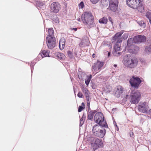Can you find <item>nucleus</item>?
<instances>
[{"mask_svg":"<svg viewBox=\"0 0 151 151\" xmlns=\"http://www.w3.org/2000/svg\"><path fill=\"white\" fill-rule=\"evenodd\" d=\"M81 19L83 23L85 24L88 25L87 27L89 29L94 27L95 25L93 23L94 18L91 12H85L82 14L81 19L79 18L77 19L78 21L81 22Z\"/></svg>","mask_w":151,"mask_h":151,"instance_id":"1","label":"nucleus"},{"mask_svg":"<svg viewBox=\"0 0 151 151\" xmlns=\"http://www.w3.org/2000/svg\"><path fill=\"white\" fill-rule=\"evenodd\" d=\"M94 122L98 124L101 129L106 128L110 130L108 124L103 113L100 112H97L94 116Z\"/></svg>","mask_w":151,"mask_h":151,"instance_id":"2","label":"nucleus"},{"mask_svg":"<svg viewBox=\"0 0 151 151\" xmlns=\"http://www.w3.org/2000/svg\"><path fill=\"white\" fill-rule=\"evenodd\" d=\"M143 1H126L127 4L134 9H137L142 12L145 10Z\"/></svg>","mask_w":151,"mask_h":151,"instance_id":"3","label":"nucleus"},{"mask_svg":"<svg viewBox=\"0 0 151 151\" xmlns=\"http://www.w3.org/2000/svg\"><path fill=\"white\" fill-rule=\"evenodd\" d=\"M134 43L135 44L134 37L133 38H129L127 41L126 48L129 52L133 54H136L139 50V47L137 46L134 45H133Z\"/></svg>","mask_w":151,"mask_h":151,"instance_id":"4","label":"nucleus"},{"mask_svg":"<svg viewBox=\"0 0 151 151\" xmlns=\"http://www.w3.org/2000/svg\"><path fill=\"white\" fill-rule=\"evenodd\" d=\"M141 96L140 93L138 90H131L129 97L130 102L132 104H137L140 100Z\"/></svg>","mask_w":151,"mask_h":151,"instance_id":"5","label":"nucleus"},{"mask_svg":"<svg viewBox=\"0 0 151 151\" xmlns=\"http://www.w3.org/2000/svg\"><path fill=\"white\" fill-rule=\"evenodd\" d=\"M128 58L124 62V65L127 68H132L136 67L137 65L138 61L137 59L135 57H130L128 58L127 55H126Z\"/></svg>","mask_w":151,"mask_h":151,"instance_id":"6","label":"nucleus"},{"mask_svg":"<svg viewBox=\"0 0 151 151\" xmlns=\"http://www.w3.org/2000/svg\"><path fill=\"white\" fill-rule=\"evenodd\" d=\"M142 78H140L137 76H132L130 79L129 83L132 88L137 89L140 87L142 82Z\"/></svg>","mask_w":151,"mask_h":151,"instance_id":"7","label":"nucleus"},{"mask_svg":"<svg viewBox=\"0 0 151 151\" xmlns=\"http://www.w3.org/2000/svg\"><path fill=\"white\" fill-rule=\"evenodd\" d=\"M99 126L97 124H95L93 127L92 132L93 134L98 137L103 138L105 136L106 133V129L105 128L100 129Z\"/></svg>","mask_w":151,"mask_h":151,"instance_id":"8","label":"nucleus"},{"mask_svg":"<svg viewBox=\"0 0 151 151\" xmlns=\"http://www.w3.org/2000/svg\"><path fill=\"white\" fill-rule=\"evenodd\" d=\"M138 111L142 113L147 114L149 109L148 104L145 102L143 103L140 102L138 105Z\"/></svg>","mask_w":151,"mask_h":151,"instance_id":"9","label":"nucleus"},{"mask_svg":"<svg viewBox=\"0 0 151 151\" xmlns=\"http://www.w3.org/2000/svg\"><path fill=\"white\" fill-rule=\"evenodd\" d=\"M104 145L101 139L97 138L95 139L93 145V148L95 150L103 147Z\"/></svg>","mask_w":151,"mask_h":151,"instance_id":"10","label":"nucleus"},{"mask_svg":"<svg viewBox=\"0 0 151 151\" xmlns=\"http://www.w3.org/2000/svg\"><path fill=\"white\" fill-rule=\"evenodd\" d=\"M108 9L111 11L115 12L116 11L118 6V1H109Z\"/></svg>","mask_w":151,"mask_h":151,"instance_id":"11","label":"nucleus"},{"mask_svg":"<svg viewBox=\"0 0 151 151\" xmlns=\"http://www.w3.org/2000/svg\"><path fill=\"white\" fill-rule=\"evenodd\" d=\"M56 39L55 37L49 38L46 39V42L48 48L52 49L55 47L56 44Z\"/></svg>","mask_w":151,"mask_h":151,"instance_id":"12","label":"nucleus"},{"mask_svg":"<svg viewBox=\"0 0 151 151\" xmlns=\"http://www.w3.org/2000/svg\"><path fill=\"white\" fill-rule=\"evenodd\" d=\"M134 40L135 44L141 43L146 41V37L144 35H138L134 36Z\"/></svg>","mask_w":151,"mask_h":151,"instance_id":"13","label":"nucleus"},{"mask_svg":"<svg viewBox=\"0 0 151 151\" xmlns=\"http://www.w3.org/2000/svg\"><path fill=\"white\" fill-rule=\"evenodd\" d=\"M50 7L51 12L57 13L60 9V5L58 2H54L51 4Z\"/></svg>","mask_w":151,"mask_h":151,"instance_id":"14","label":"nucleus"},{"mask_svg":"<svg viewBox=\"0 0 151 151\" xmlns=\"http://www.w3.org/2000/svg\"><path fill=\"white\" fill-rule=\"evenodd\" d=\"M104 65V62L103 61H100L99 60H97L96 63H95L92 66V68L94 71H96L97 69L100 71L101 68Z\"/></svg>","mask_w":151,"mask_h":151,"instance_id":"15","label":"nucleus"},{"mask_svg":"<svg viewBox=\"0 0 151 151\" xmlns=\"http://www.w3.org/2000/svg\"><path fill=\"white\" fill-rule=\"evenodd\" d=\"M122 42L121 39H119L116 41L113 48V53L114 55L115 53L120 50L121 46V43Z\"/></svg>","mask_w":151,"mask_h":151,"instance_id":"16","label":"nucleus"},{"mask_svg":"<svg viewBox=\"0 0 151 151\" xmlns=\"http://www.w3.org/2000/svg\"><path fill=\"white\" fill-rule=\"evenodd\" d=\"M123 33V32L122 31L118 32L116 33L112 37V40H113L112 42L113 43L116 41H117V40L119 39H121L120 37L122 36Z\"/></svg>","mask_w":151,"mask_h":151,"instance_id":"17","label":"nucleus"},{"mask_svg":"<svg viewBox=\"0 0 151 151\" xmlns=\"http://www.w3.org/2000/svg\"><path fill=\"white\" fill-rule=\"evenodd\" d=\"M34 4L38 9L39 8H44L43 6H44L45 5V2L42 1H35Z\"/></svg>","mask_w":151,"mask_h":151,"instance_id":"18","label":"nucleus"},{"mask_svg":"<svg viewBox=\"0 0 151 151\" xmlns=\"http://www.w3.org/2000/svg\"><path fill=\"white\" fill-rule=\"evenodd\" d=\"M98 111V110L97 109H96L94 110H91L88 113L87 117V119L92 121L93 120L94 114Z\"/></svg>","mask_w":151,"mask_h":151,"instance_id":"19","label":"nucleus"},{"mask_svg":"<svg viewBox=\"0 0 151 151\" xmlns=\"http://www.w3.org/2000/svg\"><path fill=\"white\" fill-rule=\"evenodd\" d=\"M123 88L122 86H119L118 87L115 92V94H116L117 97H119L123 93Z\"/></svg>","mask_w":151,"mask_h":151,"instance_id":"20","label":"nucleus"},{"mask_svg":"<svg viewBox=\"0 0 151 151\" xmlns=\"http://www.w3.org/2000/svg\"><path fill=\"white\" fill-rule=\"evenodd\" d=\"M48 34L46 37V39L49 38L55 37L54 36V31L52 28H50L47 30Z\"/></svg>","mask_w":151,"mask_h":151,"instance_id":"21","label":"nucleus"},{"mask_svg":"<svg viewBox=\"0 0 151 151\" xmlns=\"http://www.w3.org/2000/svg\"><path fill=\"white\" fill-rule=\"evenodd\" d=\"M49 17L53 21L56 23H59L60 21L57 16L55 14H50L49 15Z\"/></svg>","mask_w":151,"mask_h":151,"instance_id":"22","label":"nucleus"},{"mask_svg":"<svg viewBox=\"0 0 151 151\" xmlns=\"http://www.w3.org/2000/svg\"><path fill=\"white\" fill-rule=\"evenodd\" d=\"M50 51L48 50H41V52L40 53L39 55H41L42 58L45 57H49Z\"/></svg>","mask_w":151,"mask_h":151,"instance_id":"23","label":"nucleus"},{"mask_svg":"<svg viewBox=\"0 0 151 151\" xmlns=\"http://www.w3.org/2000/svg\"><path fill=\"white\" fill-rule=\"evenodd\" d=\"M55 55L56 57L59 60H63L65 58V55L62 52H57L55 53Z\"/></svg>","mask_w":151,"mask_h":151,"instance_id":"24","label":"nucleus"},{"mask_svg":"<svg viewBox=\"0 0 151 151\" xmlns=\"http://www.w3.org/2000/svg\"><path fill=\"white\" fill-rule=\"evenodd\" d=\"M92 78V75L91 74H90L87 76H86V79H85V84L87 86H88Z\"/></svg>","mask_w":151,"mask_h":151,"instance_id":"25","label":"nucleus"},{"mask_svg":"<svg viewBox=\"0 0 151 151\" xmlns=\"http://www.w3.org/2000/svg\"><path fill=\"white\" fill-rule=\"evenodd\" d=\"M108 21V20L106 17H104L99 20V22L100 23L105 24L107 23Z\"/></svg>","mask_w":151,"mask_h":151,"instance_id":"26","label":"nucleus"},{"mask_svg":"<svg viewBox=\"0 0 151 151\" xmlns=\"http://www.w3.org/2000/svg\"><path fill=\"white\" fill-rule=\"evenodd\" d=\"M86 118V116L84 115V113L82 115V117L80 118V127L82 126L83 124L84 121L85 120Z\"/></svg>","mask_w":151,"mask_h":151,"instance_id":"27","label":"nucleus"},{"mask_svg":"<svg viewBox=\"0 0 151 151\" xmlns=\"http://www.w3.org/2000/svg\"><path fill=\"white\" fill-rule=\"evenodd\" d=\"M111 87L109 85H107L104 88V91L106 93H109L111 92Z\"/></svg>","mask_w":151,"mask_h":151,"instance_id":"28","label":"nucleus"},{"mask_svg":"<svg viewBox=\"0 0 151 151\" xmlns=\"http://www.w3.org/2000/svg\"><path fill=\"white\" fill-rule=\"evenodd\" d=\"M100 3V6L102 7H106L108 5L107 1H101Z\"/></svg>","mask_w":151,"mask_h":151,"instance_id":"29","label":"nucleus"},{"mask_svg":"<svg viewBox=\"0 0 151 151\" xmlns=\"http://www.w3.org/2000/svg\"><path fill=\"white\" fill-rule=\"evenodd\" d=\"M85 108V104L83 102L81 103V106H79L78 108V112H81L83 109Z\"/></svg>","mask_w":151,"mask_h":151,"instance_id":"30","label":"nucleus"},{"mask_svg":"<svg viewBox=\"0 0 151 151\" xmlns=\"http://www.w3.org/2000/svg\"><path fill=\"white\" fill-rule=\"evenodd\" d=\"M81 88L82 91L85 94L86 93H88L89 92V90L86 89V88L84 86L82 85V86H81Z\"/></svg>","mask_w":151,"mask_h":151,"instance_id":"31","label":"nucleus"},{"mask_svg":"<svg viewBox=\"0 0 151 151\" xmlns=\"http://www.w3.org/2000/svg\"><path fill=\"white\" fill-rule=\"evenodd\" d=\"M36 64V63H35L34 61H32L31 62V63L30 65V67L31 70V75L32 76V73L33 71L35 65Z\"/></svg>","mask_w":151,"mask_h":151,"instance_id":"32","label":"nucleus"},{"mask_svg":"<svg viewBox=\"0 0 151 151\" xmlns=\"http://www.w3.org/2000/svg\"><path fill=\"white\" fill-rule=\"evenodd\" d=\"M139 25L142 27L144 28L146 26L145 23L143 21H141L138 22Z\"/></svg>","mask_w":151,"mask_h":151,"instance_id":"33","label":"nucleus"},{"mask_svg":"<svg viewBox=\"0 0 151 151\" xmlns=\"http://www.w3.org/2000/svg\"><path fill=\"white\" fill-rule=\"evenodd\" d=\"M67 54L68 57L70 58V59H72L73 58V54L71 51L68 50L67 51Z\"/></svg>","mask_w":151,"mask_h":151,"instance_id":"34","label":"nucleus"},{"mask_svg":"<svg viewBox=\"0 0 151 151\" xmlns=\"http://www.w3.org/2000/svg\"><path fill=\"white\" fill-rule=\"evenodd\" d=\"M78 73V75L79 78L80 79H81L82 80H83L82 75L84 73L83 72L79 71V70Z\"/></svg>","mask_w":151,"mask_h":151,"instance_id":"35","label":"nucleus"},{"mask_svg":"<svg viewBox=\"0 0 151 151\" xmlns=\"http://www.w3.org/2000/svg\"><path fill=\"white\" fill-rule=\"evenodd\" d=\"M66 42V40L64 37L61 38L59 41V45H61V44L65 43Z\"/></svg>","mask_w":151,"mask_h":151,"instance_id":"36","label":"nucleus"},{"mask_svg":"<svg viewBox=\"0 0 151 151\" xmlns=\"http://www.w3.org/2000/svg\"><path fill=\"white\" fill-rule=\"evenodd\" d=\"M128 36V35L127 33H124L123 34L122 37H120V38L121 39H122L124 40H125L127 38Z\"/></svg>","mask_w":151,"mask_h":151,"instance_id":"37","label":"nucleus"},{"mask_svg":"<svg viewBox=\"0 0 151 151\" xmlns=\"http://www.w3.org/2000/svg\"><path fill=\"white\" fill-rule=\"evenodd\" d=\"M90 93V92H89L88 93H86L85 94L87 101H90V96L89 95Z\"/></svg>","mask_w":151,"mask_h":151,"instance_id":"38","label":"nucleus"},{"mask_svg":"<svg viewBox=\"0 0 151 151\" xmlns=\"http://www.w3.org/2000/svg\"><path fill=\"white\" fill-rule=\"evenodd\" d=\"M78 6L79 8H83L84 7V5L83 1H81L78 4Z\"/></svg>","mask_w":151,"mask_h":151,"instance_id":"39","label":"nucleus"},{"mask_svg":"<svg viewBox=\"0 0 151 151\" xmlns=\"http://www.w3.org/2000/svg\"><path fill=\"white\" fill-rule=\"evenodd\" d=\"M146 17L149 20L151 19V13L147 12L146 14Z\"/></svg>","mask_w":151,"mask_h":151,"instance_id":"40","label":"nucleus"},{"mask_svg":"<svg viewBox=\"0 0 151 151\" xmlns=\"http://www.w3.org/2000/svg\"><path fill=\"white\" fill-rule=\"evenodd\" d=\"M90 84L91 87H92L93 89H96V85L94 83L92 82V81H91Z\"/></svg>","mask_w":151,"mask_h":151,"instance_id":"41","label":"nucleus"},{"mask_svg":"<svg viewBox=\"0 0 151 151\" xmlns=\"http://www.w3.org/2000/svg\"><path fill=\"white\" fill-rule=\"evenodd\" d=\"M145 50L149 52H151V45L148 46H147L145 48Z\"/></svg>","mask_w":151,"mask_h":151,"instance_id":"42","label":"nucleus"},{"mask_svg":"<svg viewBox=\"0 0 151 151\" xmlns=\"http://www.w3.org/2000/svg\"><path fill=\"white\" fill-rule=\"evenodd\" d=\"M77 96L79 98H82L83 97V95L81 93V92H79L78 93Z\"/></svg>","mask_w":151,"mask_h":151,"instance_id":"43","label":"nucleus"},{"mask_svg":"<svg viewBox=\"0 0 151 151\" xmlns=\"http://www.w3.org/2000/svg\"><path fill=\"white\" fill-rule=\"evenodd\" d=\"M65 43H63L61 44V45H62L61 47V45H59V48L60 50H62L65 47Z\"/></svg>","mask_w":151,"mask_h":151,"instance_id":"44","label":"nucleus"},{"mask_svg":"<svg viewBox=\"0 0 151 151\" xmlns=\"http://www.w3.org/2000/svg\"><path fill=\"white\" fill-rule=\"evenodd\" d=\"M108 19L109 21H110L112 25H113V20L111 17L110 16H109L108 17Z\"/></svg>","mask_w":151,"mask_h":151,"instance_id":"45","label":"nucleus"},{"mask_svg":"<svg viewBox=\"0 0 151 151\" xmlns=\"http://www.w3.org/2000/svg\"><path fill=\"white\" fill-rule=\"evenodd\" d=\"M99 1H90L93 4H95L97 3Z\"/></svg>","mask_w":151,"mask_h":151,"instance_id":"46","label":"nucleus"},{"mask_svg":"<svg viewBox=\"0 0 151 151\" xmlns=\"http://www.w3.org/2000/svg\"><path fill=\"white\" fill-rule=\"evenodd\" d=\"M129 134L130 137H132L134 135V133L133 132H129Z\"/></svg>","mask_w":151,"mask_h":151,"instance_id":"47","label":"nucleus"},{"mask_svg":"<svg viewBox=\"0 0 151 151\" xmlns=\"http://www.w3.org/2000/svg\"><path fill=\"white\" fill-rule=\"evenodd\" d=\"M64 4L65 5V8H67V3L66 2V1H64L63 2Z\"/></svg>","mask_w":151,"mask_h":151,"instance_id":"48","label":"nucleus"},{"mask_svg":"<svg viewBox=\"0 0 151 151\" xmlns=\"http://www.w3.org/2000/svg\"><path fill=\"white\" fill-rule=\"evenodd\" d=\"M113 124H114V126H115V127H117V126H118L116 124V122L115 121H113Z\"/></svg>","mask_w":151,"mask_h":151,"instance_id":"49","label":"nucleus"},{"mask_svg":"<svg viewBox=\"0 0 151 151\" xmlns=\"http://www.w3.org/2000/svg\"><path fill=\"white\" fill-rule=\"evenodd\" d=\"M72 30H74L75 32L77 30V28H74L71 29Z\"/></svg>","mask_w":151,"mask_h":151,"instance_id":"50","label":"nucleus"},{"mask_svg":"<svg viewBox=\"0 0 151 151\" xmlns=\"http://www.w3.org/2000/svg\"><path fill=\"white\" fill-rule=\"evenodd\" d=\"M90 110V106H87V111L88 112L90 111H89Z\"/></svg>","mask_w":151,"mask_h":151,"instance_id":"51","label":"nucleus"},{"mask_svg":"<svg viewBox=\"0 0 151 151\" xmlns=\"http://www.w3.org/2000/svg\"><path fill=\"white\" fill-rule=\"evenodd\" d=\"M111 55V53L110 52H108V57H110Z\"/></svg>","mask_w":151,"mask_h":151,"instance_id":"52","label":"nucleus"},{"mask_svg":"<svg viewBox=\"0 0 151 151\" xmlns=\"http://www.w3.org/2000/svg\"><path fill=\"white\" fill-rule=\"evenodd\" d=\"M87 106H90V101H87Z\"/></svg>","mask_w":151,"mask_h":151,"instance_id":"53","label":"nucleus"},{"mask_svg":"<svg viewBox=\"0 0 151 151\" xmlns=\"http://www.w3.org/2000/svg\"><path fill=\"white\" fill-rule=\"evenodd\" d=\"M113 67H114V68L113 67V68H116L117 66V64H114V65H113Z\"/></svg>","mask_w":151,"mask_h":151,"instance_id":"54","label":"nucleus"},{"mask_svg":"<svg viewBox=\"0 0 151 151\" xmlns=\"http://www.w3.org/2000/svg\"><path fill=\"white\" fill-rule=\"evenodd\" d=\"M141 117H142L143 118V117L144 116H146V115L144 114H140Z\"/></svg>","mask_w":151,"mask_h":151,"instance_id":"55","label":"nucleus"},{"mask_svg":"<svg viewBox=\"0 0 151 151\" xmlns=\"http://www.w3.org/2000/svg\"><path fill=\"white\" fill-rule=\"evenodd\" d=\"M96 55L95 53H93L92 55V57L94 58L95 57Z\"/></svg>","mask_w":151,"mask_h":151,"instance_id":"56","label":"nucleus"},{"mask_svg":"<svg viewBox=\"0 0 151 151\" xmlns=\"http://www.w3.org/2000/svg\"><path fill=\"white\" fill-rule=\"evenodd\" d=\"M144 119L143 118H142V117H141V121H142V122L143 121H144Z\"/></svg>","mask_w":151,"mask_h":151,"instance_id":"57","label":"nucleus"},{"mask_svg":"<svg viewBox=\"0 0 151 151\" xmlns=\"http://www.w3.org/2000/svg\"><path fill=\"white\" fill-rule=\"evenodd\" d=\"M129 96L128 95L126 94V95L125 98L126 99H127V98H129Z\"/></svg>","mask_w":151,"mask_h":151,"instance_id":"58","label":"nucleus"},{"mask_svg":"<svg viewBox=\"0 0 151 151\" xmlns=\"http://www.w3.org/2000/svg\"><path fill=\"white\" fill-rule=\"evenodd\" d=\"M116 127V129L117 130V131H118L119 130V127L118 126L117 127Z\"/></svg>","mask_w":151,"mask_h":151,"instance_id":"59","label":"nucleus"},{"mask_svg":"<svg viewBox=\"0 0 151 151\" xmlns=\"http://www.w3.org/2000/svg\"><path fill=\"white\" fill-rule=\"evenodd\" d=\"M109 47H110V48H112V47H111V43H110V44H109Z\"/></svg>","mask_w":151,"mask_h":151,"instance_id":"60","label":"nucleus"},{"mask_svg":"<svg viewBox=\"0 0 151 151\" xmlns=\"http://www.w3.org/2000/svg\"><path fill=\"white\" fill-rule=\"evenodd\" d=\"M40 58H39V56H37V60H39L40 59Z\"/></svg>","mask_w":151,"mask_h":151,"instance_id":"61","label":"nucleus"},{"mask_svg":"<svg viewBox=\"0 0 151 151\" xmlns=\"http://www.w3.org/2000/svg\"><path fill=\"white\" fill-rule=\"evenodd\" d=\"M149 22L151 25V19L150 20H149Z\"/></svg>","mask_w":151,"mask_h":151,"instance_id":"62","label":"nucleus"},{"mask_svg":"<svg viewBox=\"0 0 151 151\" xmlns=\"http://www.w3.org/2000/svg\"><path fill=\"white\" fill-rule=\"evenodd\" d=\"M73 91H74V93H75V88H73Z\"/></svg>","mask_w":151,"mask_h":151,"instance_id":"63","label":"nucleus"},{"mask_svg":"<svg viewBox=\"0 0 151 151\" xmlns=\"http://www.w3.org/2000/svg\"><path fill=\"white\" fill-rule=\"evenodd\" d=\"M121 53L120 52H118L117 53L119 55Z\"/></svg>","mask_w":151,"mask_h":151,"instance_id":"64","label":"nucleus"}]
</instances>
